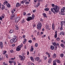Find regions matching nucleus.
<instances>
[{
    "mask_svg": "<svg viewBox=\"0 0 65 65\" xmlns=\"http://www.w3.org/2000/svg\"><path fill=\"white\" fill-rule=\"evenodd\" d=\"M60 8L59 6L57 5H55V8H51V10L54 13V14H56V13H58L59 11Z\"/></svg>",
    "mask_w": 65,
    "mask_h": 65,
    "instance_id": "f257e3e1",
    "label": "nucleus"
},
{
    "mask_svg": "<svg viewBox=\"0 0 65 65\" xmlns=\"http://www.w3.org/2000/svg\"><path fill=\"white\" fill-rule=\"evenodd\" d=\"M32 17H29L27 18V19H26V20L27 21H30L31 20H34V17H35V16L34 14H32Z\"/></svg>",
    "mask_w": 65,
    "mask_h": 65,
    "instance_id": "f03ea898",
    "label": "nucleus"
},
{
    "mask_svg": "<svg viewBox=\"0 0 65 65\" xmlns=\"http://www.w3.org/2000/svg\"><path fill=\"white\" fill-rule=\"evenodd\" d=\"M41 23H38L37 25V27L39 30H40L41 29Z\"/></svg>",
    "mask_w": 65,
    "mask_h": 65,
    "instance_id": "7ed1b4c3",
    "label": "nucleus"
},
{
    "mask_svg": "<svg viewBox=\"0 0 65 65\" xmlns=\"http://www.w3.org/2000/svg\"><path fill=\"white\" fill-rule=\"evenodd\" d=\"M20 19V17H18L16 18L15 21V23H17V22H18L19 21Z\"/></svg>",
    "mask_w": 65,
    "mask_h": 65,
    "instance_id": "20e7f679",
    "label": "nucleus"
},
{
    "mask_svg": "<svg viewBox=\"0 0 65 65\" xmlns=\"http://www.w3.org/2000/svg\"><path fill=\"white\" fill-rule=\"evenodd\" d=\"M17 40L15 39L14 40V39H11L10 40V41L11 42V43H13L14 42H16L17 41Z\"/></svg>",
    "mask_w": 65,
    "mask_h": 65,
    "instance_id": "39448f33",
    "label": "nucleus"
},
{
    "mask_svg": "<svg viewBox=\"0 0 65 65\" xmlns=\"http://www.w3.org/2000/svg\"><path fill=\"white\" fill-rule=\"evenodd\" d=\"M0 47L1 48H3V43L2 42H0Z\"/></svg>",
    "mask_w": 65,
    "mask_h": 65,
    "instance_id": "423d86ee",
    "label": "nucleus"
},
{
    "mask_svg": "<svg viewBox=\"0 0 65 65\" xmlns=\"http://www.w3.org/2000/svg\"><path fill=\"white\" fill-rule=\"evenodd\" d=\"M65 21H62L61 22L60 25L61 26H63V25L64 24Z\"/></svg>",
    "mask_w": 65,
    "mask_h": 65,
    "instance_id": "0eeeda50",
    "label": "nucleus"
},
{
    "mask_svg": "<svg viewBox=\"0 0 65 65\" xmlns=\"http://www.w3.org/2000/svg\"><path fill=\"white\" fill-rule=\"evenodd\" d=\"M50 48L52 50H54V46L53 45H51L50 47Z\"/></svg>",
    "mask_w": 65,
    "mask_h": 65,
    "instance_id": "6e6552de",
    "label": "nucleus"
},
{
    "mask_svg": "<svg viewBox=\"0 0 65 65\" xmlns=\"http://www.w3.org/2000/svg\"><path fill=\"white\" fill-rule=\"evenodd\" d=\"M55 34H56L55 35V38H56L57 37V31H56L55 32Z\"/></svg>",
    "mask_w": 65,
    "mask_h": 65,
    "instance_id": "1a4fd4ad",
    "label": "nucleus"
},
{
    "mask_svg": "<svg viewBox=\"0 0 65 65\" xmlns=\"http://www.w3.org/2000/svg\"><path fill=\"white\" fill-rule=\"evenodd\" d=\"M35 61H38L39 60V57H36L35 58Z\"/></svg>",
    "mask_w": 65,
    "mask_h": 65,
    "instance_id": "9d476101",
    "label": "nucleus"
},
{
    "mask_svg": "<svg viewBox=\"0 0 65 65\" xmlns=\"http://www.w3.org/2000/svg\"><path fill=\"white\" fill-rule=\"evenodd\" d=\"M34 50V48H33V46L32 45L31 46V50H30V52H33Z\"/></svg>",
    "mask_w": 65,
    "mask_h": 65,
    "instance_id": "9b49d317",
    "label": "nucleus"
},
{
    "mask_svg": "<svg viewBox=\"0 0 65 65\" xmlns=\"http://www.w3.org/2000/svg\"><path fill=\"white\" fill-rule=\"evenodd\" d=\"M6 5L8 7H10V5L9 3H7L6 4Z\"/></svg>",
    "mask_w": 65,
    "mask_h": 65,
    "instance_id": "f8f14e48",
    "label": "nucleus"
},
{
    "mask_svg": "<svg viewBox=\"0 0 65 65\" xmlns=\"http://www.w3.org/2000/svg\"><path fill=\"white\" fill-rule=\"evenodd\" d=\"M16 38H17V37L15 35L14 36L12 37L13 39H14V40H15V39H16V40H17V39H16Z\"/></svg>",
    "mask_w": 65,
    "mask_h": 65,
    "instance_id": "ddd939ff",
    "label": "nucleus"
},
{
    "mask_svg": "<svg viewBox=\"0 0 65 65\" xmlns=\"http://www.w3.org/2000/svg\"><path fill=\"white\" fill-rule=\"evenodd\" d=\"M19 6H21V4H20L19 3H17L16 6V7H18Z\"/></svg>",
    "mask_w": 65,
    "mask_h": 65,
    "instance_id": "4468645a",
    "label": "nucleus"
},
{
    "mask_svg": "<svg viewBox=\"0 0 65 65\" xmlns=\"http://www.w3.org/2000/svg\"><path fill=\"white\" fill-rule=\"evenodd\" d=\"M52 28L53 30H54L55 29V25H54V24L53 23L52 25Z\"/></svg>",
    "mask_w": 65,
    "mask_h": 65,
    "instance_id": "2eb2a0df",
    "label": "nucleus"
},
{
    "mask_svg": "<svg viewBox=\"0 0 65 65\" xmlns=\"http://www.w3.org/2000/svg\"><path fill=\"white\" fill-rule=\"evenodd\" d=\"M27 41V39H24V41L23 42V43H24V44H25V43Z\"/></svg>",
    "mask_w": 65,
    "mask_h": 65,
    "instance_id": "dca6fc26",
    "label": "nucleus"
},
{
    "mask_svg": "<svg viewBox=\"0 0 65 65\" xmlns=\"http://www.w3.org/2000/svg\"><path fill=\"white\" fill-rule=\"evenodd\" d=\"M52 62V59L50 58L48 60V63H51Z\"/></svg>",
    "mask_w": 65,
    "mask_h": 65,
    "instance_id": "f3484780",
    "label": "nucleus"
},
{
    "mask_svg": "<svg viewBox=\"0 0 65 65\" xmlns=\"http://www.w3.org/2000/svg\"><path fill=\"white\" fill-rule=\"evenodd\" d=\"M30 58L31 59V60L32 61H33V62H34V59L33 58V57L31 56L30 57Z\"/></svg>",
    "mask_w": 65,
    "mask_h": 65,
    "instance_id": "a211bd4d",
    "label": "nucleus"
},
{
    "mask_svg": "<svg viewBox=\"0 0 65 65\" xmlns=\"http://www.w3.org/2000/svg\"><path fill=\"white\" fill-rule=\"evenodd\" d=\"M43 15L44 17L45 18H47L46 15V14H45V13H43Z\"/></svg>",
    "mask_w": 65,
    "mask_h": 65,
    "instance_id": "6ab92c4d",
    "label": "nucleus"
},
{
    "mask_svg": "<svg viewBox=\"0 0 65 65\" xmlns=\"http://www.w3.org/2000/svg\"><path fill=\"white\" fill-rule=\"evenodd\" d=\"M21 50V48H20L19 47L17 48H16L17 51H20Z\"/></svg>",
    "mask_w": 65,
    "mask_h": 65,
    "instance_id": "aec40b11",
    "label": "nucleus"
},
{
    "mask_svg": "<svg viewBox=\"0 0 65 65\" xmlns=\"http://www.w3.org/2000/svg\"><path fill=\"white\" fill-rule=\"evenodd\" d=\"M26 1V0H25V1L23 0L21 2V4H23L25 2V1Z\"/></svg>",
    "mask_w": 65,
    "mask_h": 65,
    "instance_id": "412c9836",
    "label": "nucleus"
},
{
    "mask_svg": "<svg viewBox=\"0 0 65 65\" xmlns=\"http://www.w3.org/2000/svg\"><path fill=\"white\" fill-rule=\"evenodd\" d=\"M60 46L61 47H63V48H64V47L65 46L64 44H60Z\"/></svg>",
    "mask_w": 65,
    "mask_h": 65,
    "instance_id": "4be33fe9",
    "label": "nucleus"
},
{
    "mask_svg": "<svg viewBox=\"0 0 65 65\" xmlns=\"http://www.w3.org/2000/svg\"><path fill=\"white\" fill-rule=\"evenodd\" d=\"M44 10L45 11H48V10H49V9L48 8H46Z\"/></svg>",
    "mask_w": 65,
    "mask_h": 65,
    "instance_id": "5701e85b",
    "label": "nucleus"
},
{
    "mask_svg": "<svg viewBox=\"0 0 65 65\" xmlns=\"http://www.w3.org/2000/svg\"><path fill=\"white\" fill-rule=\"evenodd\" d=\"M53 65H56V60H54V63H53Z\"/></svg>",
    "mask_w": 65,
    "mask_h": 65,
    "instance_id": "b1692460",
    "label": "nucleus"
},
{
    "mask_svg": "<svg viewBox=\"0 0 65 65\" xmlns=\"http://www.w3.org/2000/svg\"><path fill=\"white\" fill-rule=\"evenodd\" d=\"M60 40V39L59 38H57L56 39V40L57 41H59Z\"/></svg>",
    "mask_w": 65,
    "mask_h": 65,
    "instance_id": "393cba45",
    "label": "nucleus"
},
{
    "mask_svg": "<svg viewBox=\"0 0 65 65\" xmlns=\"http://www.w3.org/2000/svg\"><path fill=\"white\" fill-rule=\"evenodd\" d=\"M46 29H48V25L46 24Z\"/></svg>",
    "mask_w": 65,
    "mask_h": 65,
    "instance_id": "a878e982",
    "label": "nucleus"
},
{
    "mask_svg": "<svg viewBox=\"0 0 65 65\" xmlns=\"http://www.w3.org/2000/svg\"><path fill=\"white\" fill-rule=\"evenodd\" d=\"M60 56L61 58H62V57H63V56H64V54H60Z\"/></svg>",
    "mask_w": 65,
    "mask_h": 65,
    "instance_id": "bb28decb",
    "label": "nucleus"
},
{
    "mask_svg": "<svg viewBox=\"0 0 65 65\" xmlns=\"http://www.w3.org/2000/svg\"><path fill=\"white\" fill-rule=\"evenodd\" d=\"M7 52V51H3V55H5V54H6V53Z\"/></svg>",
    "mask_w": 65,
    "mask_h": 65,
    "instance_id": "cd10ccee",
    "label": "nucleus"
},
{
    "mask_svg": "<svg viewBox=\"0 0 65 65\" xmlns=\"http://www.w3.org/2000/svg\"><path fill=\"white\" fill-rule=\"evenodd\" d=\"M53 58H56V54H54L53 55Z\"/></svg>",
    "mask_w": 65,
    "mask_h": 65,
    "instance_id": "c85d7f7f",
    "label": "nucleus"
},
{
    "mask_svg": "<svg viewBox=\"0 0 65 65\" xmlns=\"http://www.w3.org/2000/svg\"><path fill=\"white\" fill-rule=\"evenodd\" d=\"M60 30H63V26H61V27L60 28Z\"/></svg>",
    "mask_w": 65,
    "mask_h": 65,
    "instance_id": "c756f323",
    "label": "nucleus"
},
{
    "mask_svg": "<svg viewBox=\"0 0 65 65\" xmlns=\"http://www.w3.org/2000/svg\"><path fill=\"white\" fill-rule=\"evenodd\" d=\"M61 12H64V10L63 9H61Z\"/></svg>",
    "mask_w": 65,
    "mask_h": 65,
    "instance_id": "7c9ffc66",
    "label": "nucleus"
},
{
    "mask_svg": "<svg viewBox=\"0 0 65 65\" xmlns=\"http://www.w3.org/2000/svg\"><path fill=\"white\" fill-rule=\"evenodd\" d=\"M9 63H10V64H11L12 63H13V61H12L10 60L9 61Z\"/></svg>",
    "mask_w": 65,
    "mask_h": 65,
    "instance_id": "2f4dec72",
    "label": "nucleus"
},
{
    "mask_svg": "<svg viewBox=\"0 0 65 65\" xmlns=\"http://www.w3.org/2000/svg\"><path fill=\"white\" fill-rule=\"evenodd\" d=\"M53 45H54V46H56V42H55L54 43H53Z\"/></svg>",
    "mask_w": 65,
    "mask_h": 65,
    "instance_id": "473e14b6",
    "label": "nucleus"
},
{
    "mask_svg": "<svg viewBox=\"0 0 65 65\" xmlns=\"http://www.w3.org/2000/svg\"><path fill=\"white\" fill-rule=\"evenodd\" d=\"M13 30H10V33H13Z\"/></svg>",
    "mask_w": 65,
    "mask_h": 65,
    "instance_id": "72a5a7b5",
    "label": "nucleus"
},
{
    "mask_svg": "<svg viewBox=\"0 0 65 65\" xmlns=\"http://www.w3.org/2000/svg\"><path fill=\"white\" fill-rule=\"evenodd\" d=\"M11 17H12L13 18V17H14V15L13 14H12L11 15Z\"/></svg>",
    "mask_w": 65,
    "mask_h": 65,
    "instance_id": "f704fd0d",
    "label": "nucleus"
},
{
    "mask_svg": "<svg viewBox=\"0 0 65 65\" xmlns=\"http://www.w3.org/2000/svg\"><path fill=\"white\" fill-rule=\"evenodd\" d=\"M57 63H60V60H57Z\"/></svg>",
    "mask_w": 65,
    "mask_h": 65,
    "instance_id": "c9c22d12",
    "label": "nucleus"
},
{
    "mask_svg": "<svg viewBox=\"0 0 65 65\" xmlns=\"http://www.w3.org/2000/svg\"><path fill=\"white\" fill-rule=\"evenodd\" d=\"M46 55H50V53H48V52H46Z\"/></svg>",
    "mask_w": 65,
    "mask_h": 65,
    "instance_id": "e433bc0d",
    "label": "nucleus"
},
{
    "mask_svg": "<svg viewBox=\"0 0 65 65\" xmlns=\"http://www.w3.org/2000/svg\"><path fill=\"white\" fill-rule=\"evenodd\" d=\"M35 46L36 47H37V46H38V44L36 43L35 44Z\"/></svg>",
    "mask_w": 65,
    "mask_h": 65,
    "instance_id": "4c0bfd02",
    "label": "nucleus"
},
{
    "mask_svg": "<svg viewBox=\"0 0 65 65\" xmlns=\"http://www.w3.org/2000/svg\"><path fill=\"white\" fill-rule=\"evenodd\" d=\"M45 36H46V35H44L42 36V38H43V37H45Z\"/></svg>",
    "mask_w": 65,
    "mask_h": 65,
    "instance_id": "58836bf2",
    "label": "nucleus"
},
{
    "mask_svg": "<svg viewBox=\"0 0 65 65\" xmlns=\"http://www.w3.org/2000/svg\"><path fill=\"white\" fill-rule=\"evenodd\" d=\"M28 42H29V43H32V40H30L28 41Z\"/></svg>",
    "mask_w": 65,
    "mask_h": 65,
    "instance_id": "ea45409f",
    "label": "nucleus"
},
{
    "mask_svg": "<svg viewBox=\"0 0 65 65\" xmlns=\"http://www.w3.org/2000/svg\"><path fill=\"white\" fill-rule=\"evenodd\" d=\"M18 47H19V48H21V47H22V46L21 45H20L18 46Z\"/></svg>",
    "mask_w": 65,
    "mask_h": 65,
    "instance_id": "a19ab883",
    "label": "nucleus"
},
{
    "mask_svg": "<svg viewBox=\"0 0 65 65\" xmlns=\"http://www.w3.org/2000/svg\"><path fill=\"white\" fill-rule=\"evenodd\" d=\"M3 64H4L3 65H8L7 64H6V63H5V62H3Z\"/></svg>",
    "mask_w": 65,
    "mask_h": 65,
    "instance_id": "79ce46f5",
    "label": "nucleus"
},
{
    "mask_svg": "<svg viewBox=\"0 0 65 65\" xmlns=\"http://www.w3.org/2000/svg\"><path fill=\"white\" fill-rule=\"evenodd\" d=\"M6 57L7 58H8V55L7 54H6Z\"/></svg>",
    "mask_w": 65,
    "mask_h": 65,
    "instance_id": "37998d69",
    "label": "nucleus"
},
{
    "mask_svg": "<svg viewBox=\"0 0 65 65\" xmlns=\"http://www.w3.org/2000/svg\"><path fill=\"white\" fill-rule=\"evenodd\" d=\"M21 60H22V61H24V58H23V57H22L21 58Z\"/></svg>",
    "mask_w": 65,
    "mask_h": 65,
    "instance_id": "c03bdc74",
    "label": "nucleus"
},
{
    "mask_svg": "<svg viewBox=\"0 0 65 65\" xmlns=\"http://www.w3.org/2000/svg\"><path fill=\"white\" fill-rule=\"evenodd\" d=\"M10 52L11 53H13L14 52L13 50H11L10 51Z\"/></svg>",
    "mask_w": 65,
    "mask_h": 65,
    "instance_id": "a18cd8bd",
    "label": "nucleus"
},
{
    "mask_svg": "<svg viewBox=\"0 0 65 65\" xmlns=\"http://www.w3.org/2000/svg\"><path fill=\"white\" fill-rule=\"evenodd\" d=\"M25 37H26V36H25V35H23L22 36V37H23V38H25Z\"/></svg>",
    "mask_w": 65,
    "mask_h": 65,
    "instance_id": "49530a36",
    "label": "nucleus"
},
{
    "mask_svg": "<svg viewBox=\"0 0 65 65\" xmlns=\"http://www.w3.org/2000/svg\"><path fill=\"white\" fill-rule=\"evenodd\" d=\"M25 4H29V2H25Z\"/></svg>",
    "mask_w": 65,
    "mask_h": 65,
    "instance_id": "de8ad7c7",
    "label": "nucleus"
},
{
    "mask_svg": "<svg viewBox=\"0 0 65 65\" xmlns=\"http://www.w3.org/2000/svg\"><path fill=\"white\" fill-rule=\"evenodd\" d=\"M24 48L25 49H26V48H27V46H26V45H24Z\"/></svg>",
    "mask_w": 65,
    "mask_h": 65,
    "instance_id": "09e8293b",
    "label": "nucleus"
},
{
    "mask_svg": "<svg viewBox=\"0 0 65 65\" xmlns=\"http://www.w3.org/2000/svg\"><path fill=\"white\" fill-rule=\"evenodd\" d=\"M23 15H26V12H24Z\"/></svg>",
    "mask_w": 65,
    "mask_h": 65,
    "instance_id": "8fccbe9b",
    "label": "nucleus"
},
{
    "mask_svg": "<svg viewBox=\"0 0 65 65\" xmlns=\"http://www.w3.org/2000/svg\"><path fill=\"white\" fill-rule=\"evenodd\" d=\"M61 33L62 35H64V32L63 31H62Z\"/></svg>",
    "mask_w": 65,
    "mask_h": 65,
    "instance_id": "3c124183",
    "label": "nucleus"
},
{
    "mask_svg": "<svg viewBox=\"0 0 65 65\" xmlns=\"http://www.w3.org/2000/svg\"><path fill=\"white\" fill-rule=\"evenodd\" d=\"M55 50H57V46H56L55 47Z\"/></svg>",
    "mask_w": 65,
    "mask_h": 65,
    "instance_id": "603ef678",
    "label": "nucleus"
},
{
    "mask_svg": "<svg viewBox=\"0 0 65 65\" xmlns=\"http://www.w3.org/2000/svg\"><path fill=\"white\" fill-rule=\"evenodd\" d=\"M4 8H5V7H2L1 9L2 10H3L4 9Z\"/></svg>",
    "mask_w": 65,
    "mask_h": 65,
    "instance_id": "864d4df0",
    "label": "nucleus"
},
{
    "mask_svg": "<svg viewBox=\"0 0 65 65\" xmlns=\"http://www.w3.org/2000/svg\"><path fill=\"white\" fill-rule=\"evenodd\" d=\"M47 59V57H44V60H45Z\"/></svg>",
    "mask_w": 65,
    "mask_h": 65,
    "instance_id": "5fc2aeb1",
    "label": "nucleus"
},
{
    "mask_svg": "<svg viewBox=\"0 0 65 65\" xmlns=\"http://www.w3.org/2000/svg\"><path fill=\"white\" fill-rule=\"evenodd\" d=\"M52 7H54L55 6V5L54 4H52Z\"/></svg>",
    "mask_w": 65,
    "mask_h": 65,
    "instance_id": "6e6d98bb",
    "label": "nucleus"
},
{
    "mask_svg": "<svg viewBox=\"0 0 65 65\" xmlns=\"http://www.w3.org/2000/svg\"><path fill=\"white\" fill-rule=\"evenodd\" d=\"M16 30H18L19 29V27L18 26H16Z\"/></svg>",
    "mask_w": 65,
    "mask_h": 65,
    "instance_id": "4d7b16f0",
    "label": "nucleus"
},
{
    "mask_svg": "<svg viewBox=\"0 0 65 65\" xmlns=\"http://www.w3.org/2000/svg\"><path fill=\"white\" fill-rule=\"evenodd\" d=\"M2 18H4V15H2Z\"/></svg>",
    "mask_w": 65,
    "mask_h": 65,
    "instance_id": "13d9d810",
    "label": "nucleus"
},
{
    "mask_svg": "<svg viewBox=\"0 0 65 65\" xmlns=\"http://www.w3.org/2000/svg\"><path fill=\"white\" fill-rule=\"evenodd\" d=\"M4 2H5L6 4H6L8 3V2L7 1H5Z\"/></svg>",
    "mask_w": 65,
    "mask_h": 65,
    "instance_id": "bf43d9fd",
    "label": "nucleus"
},
{
    "mask_svg": "<svg viewBox=\"0 0 65 65\" xmlns=\"http://www.w3.org/2000/svg\"><path fill=\"white\" fill-rule=\"evenodd\" d=\"M19 58H21L22 57V56L21 55H19Z\"/></svg>",
    "mask_w": 65,
    "mask_h": 65,
    "instance_id": "052dcab7",
    "label": "nucleus"
},
{
    "mask_svg": "<svg viewBox=\"0 0 65 65\" xmlns=\"http://www.w3.org/2000/svg\"><path fill=\"white\" fill-rule=\"evenodd\" d=\"M37 1H38V3L39 2H40V0H37Z\"/></svg>",
    "mask_w": 65,
    "mask_h": 65,
    "instance_id": "680f3d73",
    "label": "nucleus"
},
{
    "mask_svg": "<svg viewBox=\"0 0 65 65\" xmlns=\"http://www.w3.org/2000/svg\"><path fill=\"white\" fill-rule=\"evenodd\" d=\"M49 14H51V11H49Z\"/></svg>",
    "mask_w": 65,
    "mask_h": 65,
    "instance_id": "e2e57ef3",
    "label": "nucleus"
},
{
    "mask_svg": "<svg viewBox=\"0 0 65 65\" xmlns=\"http://www.w3.org/2000/svg\"><path fill=\"white\" fill-rule=\"evenodd\" d=\"M13 18L11 17L10 18V19H11V20H13Z\"/></svg>",
    "mask_w": 65,
    "mask_h": 65,
    "instance_id": "0e129e2a",
    "label": "nucleus"
},
{
    "mask_svg": "<svg viewBox=\"0 0 65 65\" xmlns=\"http://www.w3.org/2000/svg\"><path fill=\"white\" fill-rule=\"evenodd\" d=\"M56 45L57 46H59V44L58 43H57V44H56Z\"/></svg>",
    "mask_w": 65,
    "mask_h": 65,
    "instance_id": "69168bd1",
    "label": "nucleus"
},
{
    "mask_svg": "<svg viewBox=\"0 0 65 65\" xmlns=\"http://www.w3.org/2000/svg\"><path fill=\"white\" fill-rule=\"evenodd\" d=\"M29 51H28L27 52V55H29Z\"/></svg>",
    "mask_w": 65,
    "mask_h": 65,
    "instance_id": "338daca9",
    "label": "nucleus"
},
{
    "mask_svg": "<svg viewBox=\"0 0 65 65\" xmlns=\"http://www.w3.org/2000/svg\"><path fill=\"white\" fill-rule=\"evenodd\" d=\"M37 5L38 6H39V5H40V3H38Z\"/></svg>",
    "mask_w": 65,
    "mask_h": 65,
    "instance_id": "774afa93",
    "label": "nucleus"
}]
</instances>
